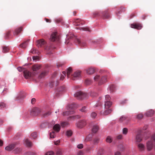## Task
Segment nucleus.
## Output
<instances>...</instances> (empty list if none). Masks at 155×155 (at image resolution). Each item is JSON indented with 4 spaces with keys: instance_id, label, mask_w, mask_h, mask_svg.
<instances>
[{
    "instance_id": "obj_1",
    "label": "nucleus",
    "mask_w": 155,
    "mask_h": 155,
    "mask_svg": "<svg viewBox=\"0 0 155 155\" xmlns=\"http://www.w3.org/2000/svg\"><path fill=\"white\" fill-rule=\"evenodd\" d=\"M24 76L25 79H28L31 77H33L37 75V74L35 72H31L27 70H25L23 71Z\"/></svg>"
},
{
    "instance_id": "obj_2",
    "label": "nucleus",
    "mask_w": 155,
    "mask_h": 155,
    "mask_svg": "<svg viewBox=\"0 0 155 155\" xmlns=\"http://www.w3.org/2000/svg\"><path fill=\"white\" fill-rule=\"evenodd\" d=\"M155 145L154 142L153 140V139H151L150 140H148L146 143V147L148 151L151 150Z\"/></svg>"
},
{
    "instance_id": "obj_3",
    "label": "nucleus",
    "mask_w": 155,
    "mask_h": 155,
    "mask_svg": "<svg viewBox=\"0 0 155 155\" xmlns=\"http://www.w3.org/2000/svg\"><path fill=\"white\" fill-rule=\"evenodd\" d=\"M80 75L81 72L79 71H77L71 75V78L73 80H76L79 79L80 77Z\"/></svg>"
},
{
    "instance_id": "obj_4",
    "label": "nucleus",
    "mask_w": 155,
    "mask_h": 155,
    "mask_svg": "<svg viewBox=\"0 0 155 155\" xmlns=\"http://www.w3.org/2000/svg\"><path fill=\"white\" fill-rule=\"evenodd\" d=\"M41 111L39 109L35 107L34 108L31 112V114L33 116L37 115Z\"/></svg>"
},
{
    "instance_id": "obj_5",
    "label": "nucleus",
    "mask_w": 155,
    "mask_h": 155,
    "mask_svg": "<svg viewBox=\"0 0 155 155\" xmlns=\"http://www.w3.org/2000/svg\"><path fill=\"white\" fill-rule=\"evenodd\" d=\"M86 124V121L84 120H80L76 124V125L78 127L81 128Z\"/></svg>"
},
{
    "instance_id": "obj_6",
    "label": "nucleus",
    "mask_w": 155,
    "mask_h": 155,
    "mask_svg": "<svg viewBox=\"0 0 155 155\" xmlns=\"http://www.w3.org/2000/svg\"><path fill=\"white\" fill-rule=\"evenodd\" d=\"M74 96L77 97L79 99L84 98V96L86 95L85 93H83L81 92H78L74 94Z\"/></svg>"
},
{
    "instance_id": "obj_7",
    "label": "nucleus",
    "mask_w": 155,
    "mask_h": 155,
    "mask_svg": "<svg viewBox=\"0 0 155 155\" xmlns=\"http://www.w3.org/2000/svg\"><path fill=\"white\" fill-rule=\"evenodd\" d=\"M58 39L59 37L57 35V32H55L52 33L50 38V40L54 41L58 40Z\"/></svg>"
},
{
    "instance_id": "obj_8",
    "label": "nucleus",
    "mask_w": 155,
    "mask_h": 155,
    "mask_svg": "<svg viewBox=\"0 0 155 155\" xmlns=\"http://www.w3.org/2000/svg\"><path fill=\"white\" fill-rule=\"evenodd\" d=\"M41 67V66L38 64H36L32 66V69L33 72H35L38 74V71L39 70Z\"/></svg>"
},
{
    "instance_id": "obj_9",
    "label": "nucleus",
    "mask_w": 155,
    "mask_h": 155,
    "mask_svg": "<svg viewBox=\"0 0 155 155\" xmlns=\"http://www.w3.org/2000/svg\"><path fill=\"white\" fill-rule=\"evenodd\" d=\"M111 111L112 110L110 109H105L104 111L102 110L101 111V115L106 116L110 113Z\"/></svg>"
},
{
    "instance_id": "obj_10",
    "label": "nucleus",
    "mask_w": 155,
    "mask_h": 155,
    "mask_svg": "<svg viewBox=\"0 0 155 155\" xmlns=\"http://www.w3.org/2000/svg\"><path fill=\"white\" fill-rule=\"evenodd\" d=\"M130 27L132 28H136L137 29H140L142 27V25L140 24H131Z\"/></svg>"
},
{
    "instance_id": "obj_11",
    "label": "nucleus",
    "mask_w": 155,
    "mask_h": 155,
    "mask_svg": "<svg viewBox=\"0 0 155 155\" xmlns=\"http://www.w3.org/2000/svg\"><path fill=\"white\" fill-rule=\"evenodd\" d=\"M112 103L110 101L107 100L105 101L104 106L105 109H108L111 106Z\"/></svg>"
},
{
    "instance_id": "obj_12",
    "label": "nucleus",
    "mask_w": 155,
    "mask_h": 155,
    "mask_svg": "<svg viewBox=\"0 0 155 155\" xmlns=\"http://www.w3.org/2000/svg\"><path fill=\"white\" fill-rule=\"evenodd\" d=\"M73 23L74 25L76 26H79L80 24L81 25L83 24L81 20L79 18L74 19Z\"/></svg>"
},
{
    "instance_id": "obj_13",
    "label": "nucleus",
    "mask_w": 155,
    "mask_h": 155,
    "mask_svg": "<svg viewBox=\"0 0 155 155\" xmlns=\"http://www.w3.org/2000/svg\"><path fill=\"white\" fill-rule=\"evenodd\" d=\"M99 129V126L96 124H94L93 126L92 129V133H96L98 130Z\"/></svg>"
},
{
    "instance_id": "obj_14",
    "label": "nucleus",
    "mask_w": 155,
    "mask_h": 155,
    "mask_svg": "<svg viewBox=\"0 0 155 155\" xmlns=\"http://www.w3.org/2000/svg\"><path fill=\"white\" fill-rule=\"evenodd\" d=\"M45 43V42L43 39H41L37 41V45L38 47H40L44 45Z\"/></svg>"
},
{
    "instance_id": "obj_15",
    "label": "nucleus",
    "mask_w": 155,
    "mask_h": 155,
    "mask_svg": "<svg viewBox=\"0 0 155 155\" xmlns=\"http://www.w3.org/2000/svg\"><path fill=\"white\" fill-rule=\"evenodd\" d=\"M86 71L87 74H91L94 72V69L91 67L87 69Z\"/></svg>"
},
{
    "instance_id": "obj_16",
    "label": "nucleus",
    "mask_w": 155,
    "mask_h": 155,
    "mask_svg": "<svg viewBox=\"0 0 155 155\" xmlns=\"http://www.w3.org/2000/svg\"><path fill=\"white\" fill-rule=\"evenodd\" d=\"M138 149L140 151H142L144 150L145 149V145L142 143H139L137 145Z\"/></svg>"
},
{
    "instance_id": "obj_17",
    "label": "nucleus",
    "mask_w": 155,
    "mask_h": 155,
    "mask_svg": "<svg viewBox=\"0 0 155 155\" xmlns=\"http://www.w3.org/2000/svg\"><path fill=\"white\" fill-rule=\"evenodd\" d=\"M15 144L14 143L7 146L5 148V150L8 151H10L15 147Z\"/></svg>"
},
{
    "instance_id": "obj_18",
    "label": "nucleus",
    "mask_w": 155,
    "mask_h": 155,
    "mask_svg": "<svg viewBox=\"0 0 155 155\" xmlns=\"http://www.w3.org/2000/svg\"><path fill=\"white\" fill-rule=\"evenodd\" d=\"M136 141L137 142H140L142 140V136L141 134H137L135 138Z\"/></svg>"
},
{
    "instance_id": "obj_19",
    "label": "nucleus",
    "mask_w": 155,
    "mask_h": 155,
    "mask_svg": "<svg viewBox=\"0 0 155 155\" xmlns=\"http://www.w3.org/2000/svg\"><path fill=\"white\" fill-rule=\"evenodd\" d=\"M154 113V110H150L147 112L145 114L148 117H151L153 115Z\"/></svg>"
},
{
    "instance_id": "obj_20",
    "label": "nucleus",
    "mask_w": 155,
    "mask_h": 155,
    "mask_svg": "<svg viewBox=\"0 0 155 155\" xmlns=\"http://www.w3.org/2000/svg\"><path fill=\"white\" fill-rule=\"evenodd\" d=\"M107 80V78L106 76H104L102 78H101L100 81V82H99V84L100 85H101L103 83L106 81Z\"/></svg>"
},
{
    "instance_id": "obj_21",
    "label": "nucleus",
    "mask_w": 155,
    "mask_h": 155,
    "mask_svg": "<svg viewBox=\"0 0 155 155\" xmlns=\"http://www.w3.org/2000/svg\"><path fill=\"white\" fill-rule=\"evenodd\" d=\"M60 126L58 124H55L53 127L54 130L57 132H58L60 129Z\"/></svg>"
},
{
    "instance_id": "obj_22",
    "label": "nucleus",
    "mask_w": 155,
    "mask_h": 155,
    "mask_svg": "<svg viewBox=\"0 0 155 155\" xmlns=\"http://www.w3.org/2000/svg\"><path fill=\"white\" fill-rule=\"evenodd\" d=\"M66 72L68 78H71V75H70V74L72 72L71 68H67L66 70Z\"/></svg>"
},
{
    "instance_id": "obj_23",
    "label": "nucleus",
    "mask_w": 155,
    "mask_h": 155,
    "mask_svg": "<svg viewBox=\"0 0 155 155\" xmlns=\"http://www.w3.org/2000/svg\"><path fill=\"white\" fill-rule=\"evenodd\" d=\"M73 114V111H67L66 112H63V115L64 116H66L70 114Z\"/></svg>"
},
{
    "instance_id": "obj_24",
    "label": "nucleus",
    "mask_w": 155,
    "mask_h": 155,
    "mask_svg": "<svg viewBox=\"0 0 155 155\" xmlns=\"http://www.w3.org/2000/svg\"><path fill=\"white\" fill-rule=\"evenodd\" d=\"M101 78L98 75H96L94 78V79L95 81H100Z\"/></svg>"
},
{
    "instance_id": "obj_25",
    "label": "nucleus",
    "mask_w": 155,
    "mask_h": 155,
    "mask_svg": "<svg viewBox=\"0 0 155 155\" xmlns=\"http://www.w3.org/2000/svg\"><path fill=\"white\" fill-rule=\"evenodd\" d=\"M24 143L28 147H30L31 145V142L27 139L25 140Z\"/></svg>"
},
{
    "instance_id": "obj_26",
    "label": "nucleus",
    "mask_w": 155,
    "mask_h": 155,
    "mask_svg": "<svg viewBox=\"0 0 155 155\" xmlns=\"http://www.w3.org/2000/svg\"><path fill=\"white\" fill-rule=\"evenodd\" d=\"M22 30L21 28H20L18 29H16L14 32V35H17L19 33H20Z\"/></svg>"
},
{
    "instance_id": "obj_27",
    "label": "nucleus",
    "mask_w": 155,
    "mask_h": 155,
    "mask_svg": "<svg viewBox=\"0 0 155 155\" xmlns=\"http://www.w3.org/2000/svg\"><path fill=\"white\" fill-rule=\"evenodd\" d=\"M77 41L78 43V44L82 46H86V44L85 42H81L80 40L78 39L77 40Z\"/></svg>"
},
{
    "instance_id": "obj_28",
    "label": "nucleus",
    "mask_w": 155,
    "mask_h": 155,
    "mask_svg": "<svg viewBox=\"0 0 155 155\" xmlns=\"http://www.w3.org/2000/svg\"><path fill=\"white\" fill-rule=\"evenodd\" d=\"M28 45V42L27 41H25L22 44L20 45V47L22 48H25Z\"/></svg>"
},
{
    "instance_id": "obj_29",
    "label": "nucleus",
    "mask_w": 155,
    "mask_h": 155,
    "mask_svg": "<svg viewBox=\"0 0 155 155\" xmlns=\"http://www.w3.org/2000/svg\"><path fill=\"white\" fill-rule=\"evenodd\" d=\"M106 140L107 142L110 143L112 141V139L111 137L108 136L107 137Z\"/></svg>"
},
{
    "instance_id": "obj_30",
    "label": "nucleus",
    "mask_w": 155,
    "mask_h": 155,
    "mask_svg": "<svg viewBox=\"0 0 155 155\" xmlns=\"http://www.w3.org/2000/svg\"><path fill=\"white\" fill-rule=\"evenodd\" d=\"M30 52L33 54H38L39 53L38 51L34 48L32 49L30 51Z\"/></svg>"
},
{
    "instance_id": "obj_31",
    "label": "nucleus",
    "mask_w": 155,
    "mask_h": 155,
    "mask_svg": "<svg viewBox=\"0 0 155 155\" xmlns=\"http://www.w3.org/2000/svg\"><path fill=\"white\" fill-rule=\"evenodd\" d=\"M57 155H62V150L60 149H58L56 151Z\"/></svg>"
},
{
    "instance_id": "obj_32",
    "label": "nucleus",
    "mask_w": 155,
    "mask_h": 155,
    "mask_svg": "<svg viewBox=\"0 0 155 155\" xmlns=\"http://www.w3.org/2000/svg\"><path fill=\"white\" fill-rule=\"evenodd\" d=\"M2 49V52L4 53L7 52H8L9 50V48L7 47L4 46L3 47Z\"/></svg>"
},
{
    "instance_id": "obj_33",
    "label": "nucleus",
    "mask_w": 155,
    "mask_h": 155,
    "mask_svg": "<svg viewBox=\"0 0 155 155\" xmlns=\"http://www.w3.org/2000/svg\"><path fill=\"white\" fill-rule=\"evenodd\" d=\"M37 136V133L35 132H33L31 134V138L34 139Z\"/></svg>"
},
{
    "instance_id": "obj_34",
    "label": "nucleus",
    "mask_w": 155,
    "mask_h": 155,
    "mask_svg": "<svg viewBox=\"0 0 155 155\" xmlns=\"http://www.w3.org/2000/svg\"><path fill=\"white\" fill-rule=\"evenodd\" d=\"M126 119L127 118L123 116L120 117L119 119V121L120 122H122Z\"/></svg>"
},
{
    "instance_id": "obj_35",
    "label": "nucleus",
    "mask_w": 155,
    "mask_h": 155,
    "mask_svg": "<svg viewBox=\"0 0 155 155\" xmlns=\"http://www.w3.org/2000/svg\"><path fill=\"white\" fill-rule=\"evenodd\" d=\"M88 110L86 107L84 106L82 107L80 110L82 112H86Z\"/></svg>"
},
{
    "instance_id": "obj_36",
    "label": "nucleus",
    "mask_w": 155,
    "mask_h": 155,
    "mask_svg": "<svg viewBox=\"0 0 155 155\" xmlns=\"http://www.w3.org/2000/svg\"><path fill=\"white\" fill-rule=\"evenodd\" d=\"M47 72L46 71H43L40 74L39 77L41 78H42L47 74Z\"/></svg>"
},
{
    "instance_id": "obj_37",
    "label": "nucleus",
    "mask_w": 155,
    "mask_h": 155,
    "mask_svg": "<svg viewBox=\"0 0 155 155\" xmlns=\"http://www.w3.org/2000/svg\"><path fill=\"white\" fill-rule=\"evenodd\" d=\"M72 132L71 130H69L67 131L66 135L68 137H70L72 135Z\"/></svg>"
},
{
    "instance_id": "obj_38",
    "label": "nucleus",
    "mask_w": 155,
    "mask_h": 155,
    "mask_svg": "<svg viewBox=\"0 0 155 155\" xmlns=\"http://www.w3.org/2000/svg\"><path fill=\"white\" fill-rule=\"evenodd\" d=\"M128 132V129L126 128H124L123 129L122 133L123 134L126 135Z\"/></svg>"
},
{
    "instance_id": "obj_39",
    "label": "nucleus",
    "mask_w": 155,
    "mask_h": 155,
    "mask_svg": "<svg viewBox=\"0 0 155 155\" xmlns=\"http://www.w3.org/2000/svg\"><path fill=\"white\" fill-rule=\"evenodd\" d=\"M33 60L35 62H36L39 60V57L37 56H34L32 57Z\"/></svg>"
},
{
    "instance_id": "obj_40",
    "label": "nucleus",
    "mask_w": 155,
    "mask_h": 155,
    "mask_svg": "<svg viewBox=\"0 0 155 155\" xmlns=\"http://www.w3.org/2000/svg\"><path fill=\"white\" fill-rule=\"evenodd\" d=\"M50 137L51 138H54L55 137L56 135L54 134V132H51L50 134Z\"/></svg>"
},
{
    "instance_id": "obj_41",
    "label": "nucleus",
    "mask_w": 155,
    "mask_h": 155,
    "mask_svg": "<svg viewBox=\"0 0 155 155\" xmlns=\"http://www.w3.org/2000/svg\"><path fill=\"white\" fill-rule=\"evenodd\" d=\"M62 73L63 75H62L60 78V79L61 80H62L65 77L66 75V72L65 71H63Z\"/></svg>"
},
{
    "instance_id": "obj_42",
    "label": "nucleus",
    "mask_w": 155,
    "mask_h": 155,
    "mask_svg": "<svg viewBox=\"0 0 155 155\" xmlns=\"http://www.w3.org/2000/svg\"><path fill=\"white\" fill-rule=\"evenodd\" d=\"M92 138V137L91 135H88L87 137H86V138L85 139V140L87 141H90L91 140Z\"/></svg>"
},
{
    "instance_id": "obj_43",
    "label": "nucleus",
    "mask_w": 155,
    "mask_h": 155,
    "mask_svg": "<svg viewBox=\"0 0 155 155\" xmlns=\"http://www.w3.org/2000/svg\"><path fill=\"white\" fill-rule=\"evenodd\" d=\"M54 153L52 151H50L47 152L45 155H54Z\"/></svg>"
},
{
    "instance_id": "obj_44",
    "label": "nucleus",
    "mask_w": 155,
    "mask_h": 155,
    "mask_svg": "<svg viewBox=\"0 0 155 155\" xmlns=\"http://www.w3.org/2000/svg\"><path fill=\"white\" fill-rule=\"evenodd\" d=\"M68 124L67 122H63L61 123V126L62 127H64L68 125Z\"/></svg>"
},
{
    "instance_id": "obj_45",
    "label": "nucleus",
    "mask_w": 155,
    "mask_h": 155,
    "mask_svg": "<svg viewBox=\"0 0 155 155\" xmlns=\"http://www.w3.org/2000/svg\"><path fill=\"white\" fill-rule=\"evenodd\" d=\"M6 105L5 104L3 103H0V108H2L5 107Z\"/></svg>"
},
{
    "instance_id": "obj_46",
    "label": "nucleus",
    "mask_w": 155,
    "mask_h": 155,
    "mask_svg": "<svg viewBox=\"0 0 155 155\" xmlns=\"http://www.w3.org/2000/svg\"><path fill=\"white\" fill-rule=\"evenodd\" d=\"M17 69L18 71L19 72H21L22 71H24L25 70H24V69L22 67H19L17 68Z\"/></svg>"
},
{
    "instance_id": "obj_47",
    "label": "nucleus",
    "mask_w": 155,
    "mask_h": 155,
    "mask_svg": "<svg viewBox=\"0 0 155 155\" xmlns=\"http://www.w3.org/2000/svg\"><path fill=\"white\" fill-rule=\"evenodd\" d=\"M92 82V81L90 80H87L85 81V83L87 85H89Z\"/></svg>"
},
{
    "instance_id": "obj_48",
    "label": "nucleus",
    "mask_w": 155,
    "mask_h": 155,
    "mask_svg": "<svg viewBox=\"0 0 155 155\" xmlns=\"http://www.w3.org/2000/svg\"><path fill=\"white\" fill-rule=\"evenodd\" d=\"M105 101L108 100V101H110V97L109 95H106L105 96Z\"/></svg>"
},
{
    "instance_id": "obj_49",
    "label": "nucleus",
    "mask_w": 155,
    "mask_h": 155,
    "mask_svg": "<svg viewBox=\"0 0 155 155\" xmlns=\"http://www.w3.org/2000/svg\"><path fill=\"white\" fill-rule=\"evenodd\" d=\"M79 29L81 30H83L85 31H90L89 30V28L87 27L82 28Z\"/></svg>"
},
{
    "instance_id": "obj_50",
    "label": "nucleus",
    "mask_w": 155,
    "mask_h": 155,
    "mask_svg": "<svg viewBox=\"0 0 155 155\" xmlns=\"http://www.w3.org/2000/svg\"><path fill=\"white\" fill-rule=\"evenodd\" d=\"M21 149L17 148V149H16L15 150V152L16 153H20V152H21Z\"/></svg>"
},
{
    "instance_id": "obj_51",
    "label": "nucleus",
    "mask_w": 155,
    "mask_h": 155,
    "mask_svg": "<svg viewBox=\"0 0 155 155\" xmlns=\"http://www.w3.org/2000/svg\"><path fill=\"white\" fill-rule=\"evenodd\" d=\"M97 116V114L95 112H93L91 114V116L93 118H94Z\"/></svg>"
},
{
    "instance_id": "obj_52",
    "label": "nucleus",
    "mask_w": 155,
    "mask_h": 155,
    "mask_svg": "<svg viewBox=\"0 0 155 155\" xmlns=\"http://www.w3.org/2000/svg\"><path fill=\"white\" fill-rule=\"evenodd\" d=\"M143 117V115L142 114H139L137 116V118L138 119H140Z\"/></svg>"
},
{
    "instance_id": "obj_53",
    "label": "nucleus",
    "mask_w": 155,
    "mask_h": 155,
    "mask_svg": "<svg viewBox=\"0 0 155 155\" xmlns=\"http://www.w3.org/2000/svg\"><path fill=\"white\" fill-rule=\"evenodd\" d=\"M10 35V32L9 31H8V32H7L6 34V36L5 37V38L6 39H7L8 37V36Z\"/></svg>"
},
{
    "instance_id": "obj_54",
    "label": "nucleus",
    "mask_w": 155,
    "mask_h": 155,
    "mask_svg": "<svg viewBox=\"0 0 155 155\" xmlns=\"http://www.w3.org/2000/svg\"><path fill=\"white\" fill-rule=\"evenodd\" d=\"M51 114V113L49 112H48L45 113L44 114V116L47 117V116Z\"/></svg>"
},
{
    "instance_id": "obj_55",
    "label": "nucleus",
    "mask_w": 155,
    "mask_h": 155,
    "mask_svg": "<svg viewBox=\"0 0 155 155\" xmlns=\"http://www.w3.org/2000/svg\"><path fill=\"white\" fill-rule=\"evenodd\" d=\"M60 143V140H58L56 141H54V143L55 145H57L59 144Z\"/></svg>"
},
{
    "instance_id": "obj_56",
    "label": "nucleus",
    "mask_w": 155,
    "mask_h": 155,
    "mask_svg": "<svg viewBox=\"0 0 155 155\" xmlns=\"http://www.w3.org/2000/svg\"><path fill=\"white\" fill-rule=\"evenodd\" d=\"M99 139L98 138H95L94 141V144H96L98 142Z\"/></svg>"
},
{
    "instance_id": "obj_57",
    "label": "nucleus",
    "mask_w": 155,
    "mask_h": 155,
    "mask_svg": "<svg viewBox=\"0 0 155 155\" xmlns=\"http://www.w3.org/2000/svg\"><path fill=\"white\" fill-rule=\"evenodd\" d=\"M77 147L79 149H81L83 147V145L82 144H79L77 146Z\"/></svg>"
},
{
    "instance_id": "obj_58",
    "label": "nucleus",
    "mask_w": 155,
    "mask_h": 155,
    "mask_svg": "<svg viewBox=\"0 0 155 155\" xmlns=\"http://www.w3.org/2000/svg\"><path fill=\"white\" fill-rule=\"evenodd\" d=\"M122 135H119L117 136V138L118 139H122Z\"/></svg>"
},
{
    "instance_id": "obj_59",
    "label": "nucleus",
    "mask_w": 155,
    "mask_h": 155,
    "mask_svg": "<svg viewBox=\"0 0 155 155\" xmlns=\"http://www.w3.org/2000/svg\"><path fill=\"white\" fill-rule=\"evenodd\" d=\"M114 155H121L120 152L118 151L114 153Z\"/></svg>"
},
{
    "instance_id": "obj_60",
    "label": "nucleus",
    "mask_w": 155,
    "mask_h": 155,
    "mask_svg": "<svg viewBox=\"0 0 155 155\" xmlns=\"http://www.w3.org/2000/svg\"><path fill=\"white\" fill-rule=\"evenodd\" d=\"M93 14L95 16H98L100 15L99 13L97 12H95Z\"/></svg>"
},
{
    "instance_id": "obj_61",
    "label": "nucleus",
    "mask_w": 155,
    "mask_h": 155,
    "mask_svg": "<svg viewBox=\"0 0 155 155\" xmlns=\"http://www.w3.org/2000/svg\"><path fill=\"white\" fill-rule=\"evenodd\" d=\"M62 64H62L61 63H58V64H57V67L58 68H59V67H60L61 66Z\"/></svg>"
},
{
    "instance_id": "obj_62",
    "label": "nucleus",
    "mask_w": 155,
    "mask_h": 155,
    "mask_svg": "<svg viewBox=\"0 0 155 155\" xmlns=\"http://www.w3.org/2000/svg\"><path fill=\"white\" fill-rule=\"evenodd\" d=\"M91 95L92 96H94L97 95V94L93 92L92 93H91Z\"/></svg>"
},
{
    "instance_id": "obj_63",
    "label": "nucleus",
    "mask_w": 155,
    "mask_h": 155,
    "mask_svg": "<svg viewBox=\"0 0 155 155\" xmlns=\"http://www.w3.org/2000/svg\"><path fill=\"white\" fill-rule=\"evenodd\" d=\"M55 123V122L54 121L52 120L51 121V122L50 123L51 124V126H53L54 125Z\"/></svg>"
},
{
    "instance_id": "obj_64",
    "label": "nucleus",
    "mask_w": 155,
    "mask_h": 155,
    "mask_svg": "<svg viewBox=\"0 0 155 155\" xmlns=\"http://www.w3.org/2000/svg\"><path fill=\"white\" fill-rule=\"evenodd\" d=\"M28 155H35V153H34L28 152L27 153Z\"/></svg>"
}]
</instances>
